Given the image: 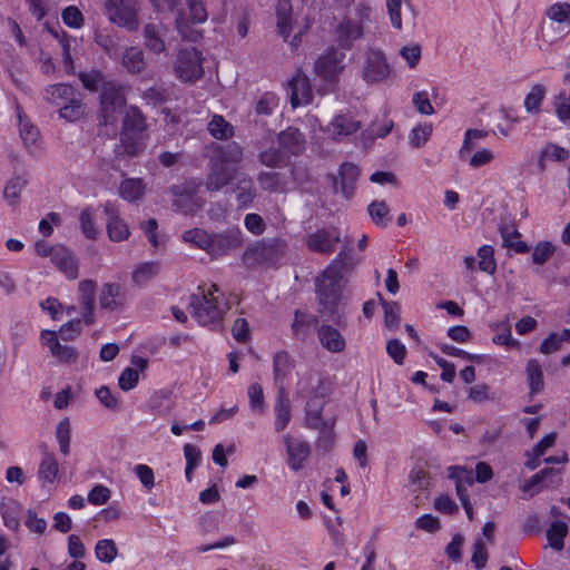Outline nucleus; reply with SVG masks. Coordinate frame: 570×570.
Instances as JSON below:
<instances>
[{
    "label": "nucleus",
    "mask_w": 570,
    "mask_h": 570,
    "mask_svg": "<svg viewBox=\"0 0 570 570\" xmlns=\"http://www.w3.org/2000/svg\"><path fill=\"white\" fill-rule=\"evenodd\" d=\"M291 104L294 108L307 105L313 99L309 79L306 75L297 73L289 81Z\"/></svg>",
    "instance_id": "25"
},
{
    "label": "nucleus",
    "mask_w": 570,
    "mask_h": 570,
    "mask_svg": "<svg viewBox=\"0 0 570 570\" xmlns=\"http://www.w3.org/2000/svg\"><path fill=\"white\" fill-rule=\"evenodd\" d=\"M277 30L286 40L292 32V4L289 0H279L276 7Z\"/></svg>",
    "instance_id": "35"
},
{
    "label": "nucleus",
    "mask_w": 570,
    "mask_h": 570,
    "mask_svg": "<svg viewBox=\"0 0 570 570\" xmlns=\"http://www.w3.org/2000/svg\"><path fill=\"white\" fill-rule=\"evenodd\" d=\"M159 272L157 263H144L139 265L132 273V281L137 285H144L154 278Z\"/></svg>",
    "instance_id": "54"
},
{
    "label": "nucleus",
    "mask_w": 570,
    "mask_h": 570,
    "mask_svg": "<svg viewBox=\"0 0 570 570\" xmlns=\"http://www.w3.org/2000/svg\"><path fill=\"white\" fill-rule=\"evenodd\" d=\"M364 36V19L343 18L335 27V40L343 50H350L353 42Z\"/></svg>",
    "instance_id": "13"
},
{
    "label": "nucleus",
    "mask_w": 570,
    "mask_h": 570,
    "mask_svg": "<svg viewBox=\"0 0 570 570\" xmlns=\"http://www.w3.org/2000/svg\"><path fill=\"white\" fill-rule=\"evenodd\" d=\"M210 160L224 167L236 168L243 160V148L237 142H228L216 148Z\"/></svg>",
    "instance_id": "27"
},
{
    "label": "nucleus",
    "mask_w": 570,
    "mask_h": 570,
    "mask_svg": "<svg viewBox=\"0 0 570 570\" xmlns=\"http://www.w3.org/2000/svg\"><path fill=\"white\" fill-rule=\"evenodd\" d=\"M433 127L431 124L414 127L410 135V144L414 148L423 146L430 138Z\"/></svg>",
    "instance_id": "57"
},
{
    "label": "nucleus",
    "mask_w": 570,
    "mask_h": 570,
    "mask_svg": "<svg viewBox=\"0 0 570 570\" xmlns=\"http://www.w3.org/2000/svg\"><path fill=\"white\" fill-rule=\"evenodd\" d=\"M149 406L153 411H156L159 415H166L171 410V401L166 393L156 392L150 397Z\"/></svg>",
    "instance_id": "59"
},
{
    "label": "nucleus",
    "mask_w": 570,
    "mask_h": 570,
    "mask_svg": "<svg viewBox=\"0 0 570 570\" xmlns=\"http://www.w3.org/2000/svg\"><path fill=\"white\" fill-rule=\"evenodd\" d=\"M236 199L243 207H247L254 200L256 196V189L254 183L248 175H240L237 177L236 184Z\"/></svg>",
    "instance_id": "36"
},
{
    "label": "nucleus",
    "mask_w": 570,
    "mask_h": 570,
    "mask_svg": "<svg viewBox=\"0 0 570 570\" xmlns=\"http://www.w3.org/2000/svg\"><path fill=\"white\" fill-rule=\"evenodd\" d=\"M236 178V168L224 167L210 160L205 186L209 193L218 191Z\"/></svg>",
    "instance_id": "18"
},
{
    "label": "nucleus",
    "mask_w": 570,
    "mask_h": 570,
    "mask_svg": "<svg viewBox=\"0 0 570 570\" xmlns=\"http://www.w3.org/2000/svg\"><path fill=\"white\" fill-rule=\"evenodd\" d=\"M358 176L360 169L355 164L343 163L338 168L337 176H333V185L335 193H340L346 199H351L354 195Z\"/></svg>",
    "instance_id": "14"
},
{
    "label": "nucleus",
    "mask_w": 570,
    "mask_h": 570,
    "mask_svg": "<svg viewBox=\"0 0 570 570\" xmlns=\"http://www.w3.org/2000/svg\"><path fill=\"white\" fill-rule=\"evenodd\" d=\"M139 381V374L137 370L132 367H126L118 379V385L122 391H129L134 389Z\"/></svg>",
    "instance_id": "64"
},
{
    "label": "nucleus",
    "mask_w": 570,
    "mask_h": 570,
    "mask_svg": "<svg viewBox=\"0 0 570 570\" xmlns=\"http://www.w3.org/2000/svg\"><path fill=\"white\" fill-rule=\"evenodd\" d=\"M275 412V430L277 432L283 431L291 421L292 409L291 403L286 396L284 386H279L276 404L274 407Z\"/></svg>",
    "instance_id": "29"
},
{
    "label": "nucleus",
    "mask_w": 570,
    "mask_h": 570,
    "mask_svg": "<svg viewBox=\"0 0 570 570\" xmlns=\"http://www.w3.org/2000/svg\"><path fill=\"white\" fill-rule=\"evenodd\" d=\"M277 144L288 159L302 155L306 147L304 135L294 127L281 131L277 135Z\"/></svg>",
    "instance_id": "16"
},
{
    "label": "nucleus",
    "mask_w": 570,
    "mask_h": 570,
    "mask_svg": "<svg viewBox=\"0 0 570 570\" xmlns=\"http://www.w3.org/2000/svg\"><path fill=\"white\" fill-rule=\"evenodd\" d=\"M527 379L530 387V394L534 395L540 393L543 390V374L542 367L538 360L531 358L528 361L527 368Z\"/></svg>",
    "instance_id": "37"
},
{
    "label": "nucleus",
    "mask_w": 570,
    "mask_h": 570,
    "mask_svg": "<svg viewBox=\"0 0 570 570\" xmlns=\"http://www.w3.org/2000/svg\"><path fill=\"white\" fill-rule=\"evenodd\" d=\"M243 245L242 233L239 229H226L223 233L210 234V240L207 254L214 258L228 255Z\"/></svg>",
    "instance_id": "11"
},
{
    "label": "nucleus",
    "mask_w": 570,
    "mask_h": 570,
    "mask_svg": "<svg viewBox=\"0 0 570 570\" xmlns=\"http://www.w3.org/2000/svg\"><path fill=\"white\" fill-rule=\"evenodd\" d=\"M298 393L309 397L306 404L307 426L320 429V413L322 402L320 396L324 395V386L321 376L316 373H307L298 382Z\"/></svg>",
    "instance_id": "3"
},
{
    "label": "nucleus",
    "mask_w": 570,
    "mask_h": 570,
    "mask_svg": "<svg viewBox=\"0 0 570 570\" xmlns=\"http://www.w3.org/2000/svg\"><path fill=\"white\" fill-rule=\"evenodd\" d=\"M293 367L292 360L287 352L279 351L274 355L273 360V370H274V376L275 381L279 386H283V381L287 376V374L291 372Z\"/></svg>",
    "instance_id": "39"
},
{
    "label": "nucleus",
    "mask_w": 570,
    "mask_h": 570,
    "mask_svg": "<svg viewBox=\"0 0 570 570\" xmlns=\"http://www.w3.org/2000/svg\"><path fill=\"white\" fill-rule=\"evenodd\" d=\"M121 63L131 75L142 73L147 68L145 55L138 47L127 48L122 53Z\"/></svg>",
    "instance_id": "30"
},
{
    "label": "nucleus",
    "mask_w": 570,
    "mask_h": 570,
    "mask_svg": "<svg viewBox=\"0 0 570 570\" xmlns=\"http://www.w3.org/2000/svg\"><path fill=\"white\" fill-rule=\"evenodd\" d=\"M168 28L160 21H151L144 26L142 38L145 48L155 53L160 55L166 52V35Z\"/></svg>",
    "instance_id": "15"
},
{
    "label": "nucleus",
    "mask_w": 570,
    "mask_h": 570,
    "mask_svg": "<svg viewBox=\"0 0 570 570\" xmlns=\"http://www.w3.org/2000/svg\"><path fill=\"white\" fill-rule=\"evenodd\" d=\"M568 532V525L563 521H554L547 531L549 546L556 551L563 549V540Z\"/></svg>",
    "instance_id": "42"
},
{
    "label": "nucleus",
    "mask_w": 570,
    "mask_h": 570,
    "mask_svg": "<svg viewBox=\"0 0 570 570\" xmlns=\"http://www.w3.org/2000/svg\"><path fill=\"white\" fill-rule=\"evenodd\" d=\"M76 97L75 89L68 83L50 85L45 89V99L50 104L60 106Z\"/></svg>",
    "instance_id": "32"
},
{
    "label": "nucleus",
    "mask_w": 570,
    "mask_h": 570,
    "mask_svg": "<svg viewBox=\"0 0 570 570\" xmlns=\"http://www.w3.org/2000/svg\"><path fill=\"white\" fill-rule=\"evenodd\" d=\"M97 284L92 279H83L79 282L78 293L79 302L82 306V321L86 325H91L95 322L94 317V302L96 295Z\"/></svg>",
    "instance_id": "21"
},
{
    "label": "nucleus",
    "mask_w": 570,
    "mask_h": 570,
    "mask_svg": "<svg viewBox=\"0 0 570 570\" xmlns=\"http://www.w3.org/2000/svg\"><path fill=\"white\" fill-rule=\"evenodd\" d=\"M556 250L554 245L551 242L544 240L535 245L532 253V262L537 265L546 264Z\"/></svg>",
    "instance_id": "56"
},
{
    "label": "nucleus",
    "mask_w": 570,
    "mask_h": 570,
    "mask_svg": "<svg viewBox=\"0 0 570 570\" xmlns=\"http://www.w3.org/2000/svg\"><path fill=\"white\" fill-rule=\"evenodd\" d=\"M55 266L69 279L78 277L79 264L70 249L63 245H56L55 255L51 258Z\"/></svg>",
    "instance_id": "22"
},
{
    "label": "nucleus",
    "mask_w": 570,
    "mask_h": 570,
    "mask_svg": "<svg viewBox=\"0 0 570 570\" xmlns=\"http://www.w3.org/2000/svg\"><path fill=\"white\" fill-rule=\"evenodd\" d=\"M145 190L146 184L141 178H127L119 185L120 197L130 203L140 200Z\"/></svg>",
    "instance_id": "34"
},
{
    "label": "nucleus",
    "mask_w": 570,
    "mask_h": 570,
    "mask_svg": "<svg viewBox=\"0 0 570 570\" xmlns=\"http://www.w3.org/2000/svg\"><path fill=\"white\" fill-rule=\"evenodd\" d=\"M361 128V121L347 115H337L326 127V132L334 139L341 140L356 132Z\"/></svg>",
    "instance_id": "24"
},
{
    "label": "nucleus",
    "mask_w": 570,
    "mask_h": 570,
    "mask_svg": "<svg viewBox=\"0 0 570 570\" xmlns=\"http://www.w3.org/2000/svg\"><path fill=\"white\" fill-rule=\"evenodd\" d=\"M83 111L82 104L76 97L59 109L60 116L69 121L79 119L83 115Z\"/></svg>",
    "instance_id": "58"
},
{
    "label": "nucleus",
    "mask_w": 570,
    "mask_h": 570,
    "mask_svg": "<svg viewBox=\"0 0 570 570\" xmlns=\"http://www.w3.org/2000/svg\"><path fill=\"white\" fill-rule=\"evenodd\" d=\"M283 441L286 446L288 466L293 471H299L311 454L309 444L306 441L294 439L289 434H285Z\"/></svg>",
    "instance_id": "17"
},
{
    "label": "nucleus",
    "mask_w": 570,
    "mask_h": 570,
    "mask_svg": "<svg viewBox=\"0 0 570 570\" xmlns=\"http://www.w3.org/2000/svg\"><path fill=\"white\" fill-rule=\"evenodd\" d=\"M126 87L115 82L102 85L100 95V116L104 125H111L126 106Z\"/></svg>",
    "instance_id": "5"
},
{
    "label": "nucleus",
    "mask_w": 570,
    "mask_h": 570,
    "mask_svg": "<svg viewBox=\"0 0 570 570\" xmlns=\"http://www.w3.org/2000/svg\"><path fill=\"white\" fill-rule=\"evenodd\" d=\"M320 344L331 353H341L345 350L346 341L342 333L328 324H323L317 328Z\"/></svg>",
    "instance_id": "26"
},
{
    "label": "nucleus",
    "mask_w": 570,
    "mask_h": 570,
    "mask_svg": "<svg viewBox=\"0 0 570 570\" xmlns=\"http://www.w3.org/2000/svg\"><path fill=\"white\" fill-rule=\"evenodd\" d=\"M287 244L281 238L257 242L248 247L243 255L247 264H277L286 254Z\"/></svg>",
    "instance_id": "4"
},
{
    "label": "nucleus",
    "mask_w": 570,
    "mask_h": 570,
    "mask_svg": "<svg viewBox=\"0 0 570 570\" xmlns=\"http://www.w3.org/2000/svg\"><path fill=\"white\" fill-rule=\"evenodd\" d=\"M341 242V232L337 227L317 229L306 237V246L312 252L330 255L335 250V245Z\"/></svg>",
    "instance_id": "12"
},
{
    "label": "nucleus",
    "mask_w": 570,
    "mask_h": 570,
    "mask_svg": "<svg viewBox=\"0 0 570 570\" xmlns=\"http://www.w3.org/2000/svg\"><path fill=\"white\" fill-rule=\"evenodd\" d=\"M183 239L186 243L191 244L193 246L203 249L207 253L209 240H210V234L207 233L205 229L202 228H194L186 230L183 234Z\"/></svg>",
    "instance_id": "50"
},
{
    "label": "nucleus",
    "mask_w": 570,
    "mask_h": 570,
    "mask_svg": "<svg viewBox=\"0 0 570 570\" xmlns=\"http://www.w3.org/2000/svg\"><path fill=\"white\" fill-rule=\"evenodd\" d=\"M479 263L478 267L480 271L493 275L497 269V262L494 258V249L490 245H483L478 249Z\"/></svg>",
    "instance_id": "46"
},
{
    "label": "nucleus",
    "mask_w": 570,
    "mask_h": 570,
    "mask_svg": "<svg viewBox=\"0 0 570 570\" xmlns=\"http://www.w3.org/2000/svg\"><path fill=\"white\" fill-rule=\"evenodd\" d=\"M361 263V257L353 255L350 243L343 245L336 258L325 269L343 281L344 275Z\"/></svg>",
    "instance_id": "20"
},
{
    "label": "nucleus",
    "mask_w": 570,
    "mask_h": 570,
    "mask_svg": "<svg viewBox=\"0 0 570 570\" xmlns=\"http://www.w3.org/2000/svg\"><path fill=\"white\" fill-rule=\"evenodd\" d=\"M316 298L321 315L333 317L342 302L343 281L324 271L315 281Z\"/></svg>",
    "instance_id": "2"
},
{
    "label": "nucleus",
    "mask_w": 570,
    "mask_h": 570,
    "mask_svg": "<svg viewBox=\"0 0 570 570\" xmlns=\"http://www.w3.org/2000/svg\"><path fill=\"white\" fill-rule=\"evenodd\" d=\"M547 16L558 23H568L570 26V4L569 3H554L548 11Z\"/></svg>",
    "instance_id": "60"
},
{
    "label": "nucleus",
    "mask_w": 570,
    "mask_h": 570,
    "mask_svg": "<svg viewBox=\"0 0 570 570\" xmlns=\"http://www.w3.org/2000/svg\"><path fill=\"white\" fill-rule=\"evenodd\" d=\"M58 462L51 453H46L40 466L39 476L47 482H53L58 475Z\"/></svg>",
    "instance_id": "52"
},
{
    "label": "nucleus",
    "mask_w": 570,
    "mask_h": 570,
    "mask_svg": "<svg viewBox=\"0 0 570 570\" xmlns=\"http://www.w3.org/2000/svg\"><path fill=\"white\" fill-rule=\"evenodd\" d=\"M202 52L194 47L179 49L174 62V71L184 82H194L204 73Z\"/></svg>",
    "instance_id": "6"
},
{
    "label": "nucleus",
    "mask_w": 570,
    "mask_h": 570,
    "mask_svg": "<svg viewBox=\"0 0 570 570\" xmlns=\"http://www.w3.org/2000/svg\"><path fill=\"white\" fill-rule=\"evenodd\" d=\"M344 58L343 52L331 48L315 61L314 71L325 81H335L344 69Z\"/></svg>",
    "instance_id": "10"
},
{
    "label": "nucleus",
    "mask_w": 570,
    "mask_h": 570,
    "mask_svg": "<svg viewBox=\"0 0 570 570\" xmlns=\"http://www.w3.org/2000/svg\"><path fill=\"white\" fill-rule=\"evenodd\" d=\"M367 210L375 224L382 226L386 225L384 219L389 214V207L385 202L374 200L368 205Z\"/></svg>",
    "instance_id": "63"
},
{
    "label": "nucleus",
    "mask_w": 570,
    "mask_h": 570,
    "mask_svg": "<svg viewBox=\"0 0 570 570\" xmlns=\"http://www.w3.org/2000/svg\"><path fill=\"white\" fill-rule=\"evenodd\" d=\"M95 554L99 561L111 563L118 554V549L114 540L102 539L96 543Z\"/></svg>",
    "instance_id": "47"
},
{
    "label": "nucleus",
    "mask_w": 570,
    "mask_h": 570,
    "mask_svg": "<svg viewBox=\"0 0 570 570\" xmlns=\"http://www.w3.org/2000/svg\"><path fill=\"white\" fill-rule=\"evenodd\" d=\"M559 482L560 471L552 468H546L525 481L521 489L523 492H531V495H533L534 493L539 492V489H535L539 484L550 487L558 484Z\"/></svg>",
    "instance_id": "28"
},
{
    "label": "nucleus",
    "mask_w": 570,
    "mask_h": 570,
    "mask_svg": "<svg viewBox=\"0 0 570 570\" xmlns=\"http://www.w3.org/2000/svg\"><path fill=\"white\" fill-rule=\"evenodd\" d=\"M380 304L384 309V324L389 328H396L401 322V306L397 302H386L380 293H377Z\"/></svg>",
    "instance_id": "41"
},
{
    "label": "nucleus",
    "mask_w": 570,
    "mask_h": 570,
    "mask_svg": "<svg viewBox=\"0 0 570 570\" xmlns=\"http://www.w3.org/2000/svg\"><path fill=\"white\" fill-rule=\"evenodd\" d=\"M199 294H193L189 298V313L202 325L214 324L222 320L228 309V304L223 294L218 293L217 285H210L207 291L199 287Z\"/></svg>",
    "instance_id": "1"
},
{
    "label": "nucleus",
    "mask_w": 570,
    "mask_h": 570,
    "mask_svg": "<svg viewBox=\"0 0 570 570\" xmlns=\"http://www.w3.org/2000/svg\"><path fill=\"white\" fill-rule=\"evenodd\" d=\"M208 130L217 139H227L233 136V127L222 116L213 117L208 124Z\"/></svg>",
    "instance_id": "55"
},
{
    "label": "nucleus",
    "mask_w": 570,
    "mask_h": 570,
    "mask_svg": "<svg viewBox=\"0 0 570 570\" xmlns=\"http://www.w3.org/2000/svg\"><path fill=\"white\" fill-rule=\"evenodd\" d=\"M106 214L109 216L107 222L108 237L112 242H122L129 237V227L124 219L119 218L109 209L108 206L105 208Z\"/></svg>",
    "instance_id": "33"
},
{
    "label": "nucleus",
    "mask_w": 570,
    "mask_h": 570,
    "mask_svg": "<svg viewBox=\"0 0 570 570\" xmlns=\"http://www.w3.org/2000/svg\"><path fill=\"white\" fill-rule=\"evenodd\" d=\"M491 328L495 333L493 342L495 344L505 346H515L517 342L511 337V325L509 321L497 322L491 325Z\"/></svg>",
    "instance_id": "49"
},
{
    "label": "nucleus",
    "mask_w": 570,
    "mask_h": 570,
    "mask_svg": "<svg viewBox=\"0 0 570 570\" xmlns=\"http://www.w3.org/2000/svg\"><path fill=\"white\" fill-rule=\"evenodd\" d=\"M41 342L47 345L52 356L61 362H70L77 358V352L73 347L61 345L56 331L43 330L41 332Z\"/></svg>",
    "instance_id": "23"
},
{
    "label": "nucleus",
    "mask_w": 570,
    "mask_h": 570,
    "mask_svg": "<svg viewBox=\"0 0 570 570\" xmlns=\"http://www.w3.org/2000/svg\"><path fill=\"white\" fill-rule=\"evenodd\" d=\"M27 180L21 176L12 177L4 186L3 196L9 205L14 206L18 204L20 194L26 187Z\"/></svg>",
    "instance_id": "45"
},
{
    "label": "nucleus",
    "mask_w": 570,
    "mask_h": 570,
    "mask_svg": "<svg viewBox=\"0 0 570 570\" xmlns=\"http://www.w3.org/2000/svg\"><path fill=\"white\" fill-rule=\"evenodd\" d=\"M189 10V18L193 23H203L208 14L203 0H186Z\"/></svg>",
    "instance_id": "62"
},
{
    "label": "nucleus",
    "mask_w": 570,
    "mask_h": 570,
    "mask_svg": "<svg viewBox=\"0 0 570 570\" xmlns=\"http://www.w3.org/2000/svg\"><path fill=\"white\" fill-rule=\"evenodd\" d=\"M190 18L187 19L183 11H177L175 17V27L177 32L180 35L183 40L197 41L202 38L203 33L200 30L191 26Z\"/></svg>",
    "instance_id": "38"
},
{
    "label": "nucleus",
    "mask_w": 570,
    "mask_h": 570,
    "mask_svg": "<svg viewBox=\"0 0 570 570\" xmlns=\"http://www.w3.org/2000/svg\"><path fill=\"white\" fill-rule=\"evenodd\" d=\"M449 478L454 480L455 483H463L465 487H471L474 483V475L472 470L462 466H450L448 469Z\"/></svg>",
    "instance_id": "61"
},
{
    "label": "nucleus",
    "mask_w": 570,
    "mask_h": 570,
    "mask_svg": "<svg viewBox=\"0 0 570 570\" xmlns=\"http://www.w3.org/2000/svg\"><path fill=\"white\" fill-rule=\"evenodd\" d=\"M20 505L14 502L10 501L7 504H2L1 507V514L4 522V525L12 530L18 531L20 528V520H19V512H20Z\"/></svg>",
    "instance_id": "48"
},
{
    "label": "nucleus",
    "mask_w": 570,
    "mask_h": 570,
    "mask_svg": "<svg viewBox=\"0 0 570 570\" xmlns=\"http://www.w3.org/2000/svg\"><path fill=\"white\" fill-rule=\"evenodd\" d=\"M390 66L381 50L368 49L362 69V77L368 83L385 80L390 76Z\"/></svg>",
    "instance_id": "9"
},
{
    "label": "nucleus",
    "mask_w": 570,
    "mask_h": 570,
    "mask_svg": "<svg viewBox=\"0 0 570 570\" xmlns=\"http://www.w3.org/2000/svg\"><path fill=\"white\" fill-rule=\"evenodd\" d=\"M147 129L146 117L140 111V109L136 106H130L125 115L122 121V134L128 136V134H139Z\"/></svg>",
    "instance_id": "31"
},
{
    "label": "nucleus",
    "mask_w": 570,
    "mask_h": 570,
    "mask_svg": "<svg viewBox=\"0 0 570 570\" xmlns=\"http://www.w3.org/2000/svg\"><path fill=\"white\" fill-rule=\"evenodd\" d=\"M200 184L194 180L186 181L183 185H175L170 188L171 194L175 196L173 207L184 214H193L203 207L204 200L195 197Z\"/></svg>",
    "instance_id": "8"
},
{
    "label": "nucleus",
    "mask_w": 570,
    "mask_h": 570,
    "mask_svg": "<svg viewBox=\"0 0 570 570\" xmlns=\"http://www.w3.org/2000/svg\"><path fill=\"white\" fill-rule=\"evenodd\" d=\"M259 161L271 168H278L286 166L288 163V158L285 156V154L277 148H269L264 151H261L258 155Z\"/></svg>",
    "instance_id": "44"
},
{
    "label": "nucleus",
    "mask_w": 570,
    "mask_h": 570,
    "mask_svg": "<svg viewBox=\"0 0 570 570\" xmlns=\"http://www.w3.org/2000/svg\"><path fill=\"white\" fill-rule=\"evenodd\" d=\"M317 324V316L296 309L292 323V331L295 336H304L309 327L316 326Z\"/></svg>",
    "instance_id": "40"
},
{
    "label": "nucleus",
    "mask_w": 570,
    "mask_h": 570,
    "mask_svg": "<svg viewBox=\"0 0 570 570\" xmlns=\"http://www.w3.org/2000/svg\"><path fill=\"white\" fill-rule=\"evenodd\" d=\"M126 291L118 283H105L100 289L99 304L102 309L116 311L125 306Z\"/></svg>",
    "instance_id": "19"
},
{
    "label": "nucleus",
    "mask_w": 570,
    "mask_h": 570,
    "mask_svg": "<svg viewBox=\"0 0 570 570\" xmlns=\"http://www.w3.org/2000/svg\"><path fill=\"white\" fill-rule=\"evenodd\" d=\"M105 9L110 22L128 31L138 29V11L132 0H105Z\"/></svg>",
    "instance_id": "7"
},
{
    "label": "nucleus",
    "mask_w": 570,
    "mask_h": 570,
    "mask_svg": "<svg viewBox=\"0 0 570 570\" xmlns=\"http://www.w3.org/2000/svg\"><path fill=\"white\" fill-rule=\"evenodd\" d=\"M248 399H249V407L255 413L262 415L265 412V397L263 393V387L258 383H252L248 386Z\"/></svg>",
    "instance_id": "53"
},
{
    "label": "nucleus",
    "mask_w": 570,
    "mask_h": 570,
    "mask_svg": "<svg viewBox=\"0 0 570 570\" xmlns=\"http://www.w3.org/2000/svg\"><path fill=\"white\" fill-rule=\"evenodd\" d=\"M257 181L263 190L277 193L283 189L281 175L275 171H261L257 175Z\"/></svg>",
    "instance_id": "51"
},
{
    "label": "nucleus",
    "mask_w": 570,
    "mask_h": 570,
    "mask_svg": "<svg viewBox=\"0 0 570 570\" xmlns=\"http://www.w3.org/2000/svg\"><path fill=\"white\" fill-rule=\"evenodd\" d=\"M547 89L541 83H535L531 87L530 91L524 99V108L530 114H537L540 110V105L543 101Z\"/></svg>",
    "instance_id": "43"
}]
</instances>
